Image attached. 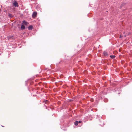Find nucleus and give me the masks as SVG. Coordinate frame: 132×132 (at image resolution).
<instances>
[{
    "instance_id": "obj_9",
    "label": "nucleus",
    "mask_w": 132,
    "mask_h": 132,
    "mask_svg": "<svg viewBox=\"0 0 132 132\" xmlns=\"http://www.w3.org/2000/svg\"><path fill=\"white\" fill-rule=\"evenodd\" d=\"M9 15L10 17H12V14H9Z\"/></svg>"
},
{
    "instance_id": "obj_11",
    "label": "nucleus",
    "mask_w": 132,
    "mask_h": 132,
    "mask_svg": "<svg viewBox=\"0 0 132 132\" xmlns=\"http://www.w3.org/2000/svg\"><path fill=\"white\" fill-rule=\"evenodd\" d=\"M78 123H80L81 122V121H79L78 122Z\"/></svg>"
},
{
    "instance_id": "obj_4",
    "label": "nucleus",
    "mask_w": 132,
    "mask_h": 132,
    "mask_svg": "<svg viewBox=\"0 0 132 132\" xmlns=\"http://www.w3.org/2000/svg\"><path fill=\"white\" fill-rule=\"evenodd\" d=\"M32 26L30 25L28 27V29L29 30H31L32 29Z\"/></svg>"
},
{
    "instance_id": "obj_10",
    "label": "nucleus",
    "mask_w": 132,
    "mask_h": 132,
    "mask_svg": "<svg viewBox=\"0 0 132 132\" xmlns=\"http://www.w3.org/2000/svg\"><path fill=\"white\" fill-rule=\"evenodd\" d=\"M48 102V100H46L45 101V102L46 103H47V102Z\"/></svg>"
},
{
    "instance_id": "obj_5",
    "label": "nucleus",
    "mask_w": 132,
    "mask_h": 132,
    "mask_svg": "<svg viewBox=\"0 0 132 132\" xmlns=\"http://www.w3.org/2000/svg\"><path fill=\"white\" fill-rule=\"evenodd\" d=\"M25 26L23 25H21V28L22 29H24L25 28Z\"/></svg>"
},
{
    "instance_id": "obj_6",
    "label": "nucleus",
    "mask_w": 132,
    "mask_h": 132,
    "mask_svg": "<svg viewBox=\"0 0 132 132\" xmlns=\"http://www.w3.org/2000/svg\"><path fill=\"white\" fill-rule=\"evenodd\" d=\"M110 56L112 59H113L116 57V56L114 55H111Z\"/></svg>"
},
{
    "instance_id": "obj_2",
    "label": "nucleus",
    "mask_w": 132,
    "mask_h": 132,
    "mask_svg": "<svg viewBox=\"0 0 132 132\" xmlns=\"http://www.w3.org/2000/svg\"><path fill=\"white\" fill-rule=\"evenodd\" d=\"M37 14V13L35 12H34L32 14V16L33 18L36 17V15Z\"/></svg>"
},
{
    "instance_id": "obj_3",
    "label": "nucleus",
    "mask_w": 132,
    "mask_h": 132,
    "mask_svg": "<svg viewBox=\"0 0 132 132\" xmlns=\"http://www.w3.org/2000/svg\"><path fill=\"white\" fill-rule=\"evenodd\" d=\"M23 23L24 24L26 25H27L28 24V23L25 20L23 21Z\"/></svg>"
},
{
    "instance_id": "obj_8",
    "label": "nucleus",
    "mask_w": 132,
    "mask_h": 132,
    "mask_svg": "<svg viewBox=\"0 0 132 132\" xmlns=\"http://www.w3.org/2000/svg\"><path fill=\"white\" fill-rule=\"evenodd\" d=\"M78 121H76L75 122V125L76 126H77L78 125Z\"/></svg>"
},
{
    "instance_id": "obj_13",
    "label": "nucleus",
    "mask_w": 132,
    "mask_h": 132,
    "mask_svg": "<svg viewBox=\"0 0 132 132\" xmlns=\"http://www.w3.org/2000/svg\"><path fill=\"white\" fill-rule=\"evenodd\" d=\"M2 126V127H3V126Z\"/></svg>"
},
{
    "instance_id": "obj_7",
    "label": "nucleus",
    "mask_w": 132,
    "mask_h": 132,
    "mask_svg": "<svg viewBox=\"0 0 132 132\" xmlns=\"http://www.w3.org/2000/svg\"><path fill=\"white\" fill-rule=\"evenodd\" d=\"M104 55L105 56H106L108 55V53L104 51L103 53Z\"/></svg>"
},
{
    "instance_id": "obj_12",
    "label": "nucleus",
    "mask_w": 132,
    "mask_h": 132,
    "mask_svg": "<svg viewBox=\"0 0 132 132\" xmlns=\"http://www.w3.org/2000/svg\"><path fill=\"white\" fill-rule=\"evenodd\" d=\"M121 37H122L121 36V35H120V38H121Z\"/></svg>"
},
{
    "instance_id": "obj_1",
    "label": "nucleus",
    "mask_w": 132,
    "mask_h": 132,
    "mask_svg": "<svg viewBox=\"0 0 132 132\" xmlns=\"http://www.w3.org/2000/svg\"><path fill=\"white\" fill-rule=\"evenodd\" d=\"M13 5L15 7H18V4L17 2L16 1H14V2L13 3Z\"/></svg>"
}]
</instances>
